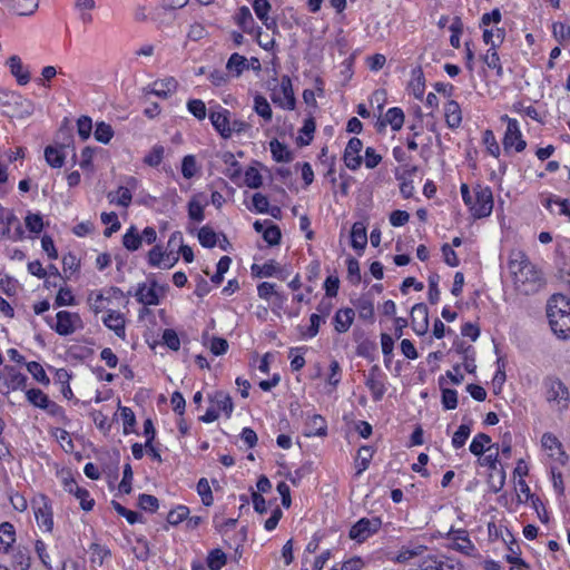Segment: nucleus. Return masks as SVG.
Wrapping results in <instances>:
<instances>
[{
  "mask_svg": "<svg viewBox=\"0 0 570 570\" xmlns=\"http://www.w3.org/2000/svg\"><path fill=\"white\" fill-rule=\"evenodd\" d=\"M509 269L515 289L524 295L535 293L541 286V274L521 250H512Z\"/></svg>",
  "mask_w": 570,
  "mask_h": 570,
  "instance_id": "nucleus-1",
  "label": "nucleus"
},
{
  "mask_svg": "<svg viewBox=\"0 0 570 570\" xmlns=\"http://www.w3.org/2000/svg\"><path fill=\"white\" fill-rule=\"evenodd\" d=\"M547 317L553 333L563 340L570 338V298L554 294L547 304Z\"/></svg>",
  "mask_w": 570,
  "mask_h": 570,
  "instance_id": "nucleus-2",
  "label": "nucleus"
},
{
  "mask_svg": "<svg viewBox=\"0 0 570 570\" xmlns=\"http://www.w3.org/2000/svg\"><path fill=\"white\" fill-rule=\"evenodd\" d=\"M1 107L4 115L17 118L29 117L35 110L33 102L16 91L6 92L1 99Z\"/></svg>",
  "mask_w": 570,
  "mask_h": 570,
  "instance_id": "nucleus-3",
  "label": "nucleus"
},
{
  "mask_svg": "<svg viewBox=\"0 0 570 570\" xmlns=\"http://www.w3.org/2000/svg\"><path fill=\"white\" fill-rule=\"evenodd\" d=\"M209 401L210 405L206 413L200 417L203 422L212 423L216 421L219 417L220 412H223L227 417L232 415L234 405L227 393L217 391L209 397Z\"/></svg>",
  "mask_w": 570,
  "mask_h": 570,
  "instance_id": "nucleus-4",
  "label": "nucleus"
},
{
  "mask_svg": "<svg viewBox=\"0 0 570 570\" xmlns=\"http://www.w3.org/2000/svg\"><path fill=\"white\" fill-rule=\"evenodd\" d=\"M544 396L547 402L559 409L567 407L569 392L566 385L557 377H547L543 382Z\"/></svg>",
  "mask_w": 570,
  "mask_h": 570,
  "instance_id": "nucleus-5",
  "label": "nucleus"
},
{
  "mask_svg": "<svg viewBox=\"0 0 570 570\" xmlns=\"http://www.w3.org/2000/svg\"><path fill=\"white\" fill-rule=\"evenodd\" d=\"M272 101L286 110H293L296 105L292 80L283 76L278 86L272 89Z\"/></svg>",
  "mask_w": 570,
  "mask_h": 570,
  "instance_id": "nucleus-6",
  "label": "nucleus"
},
{
  "mask_svg": "<svg viewBox=\"0 0 570 570\" xmlns=\"http://www.w3.org/2000/svg\"><path fill=\"white\" fill-rule=\"evenodd\" d=\"M501 121L507 122V130L503 137L504 150H509L514 147L515 151L521 153L525 149L527 142L522 138L519 122L514 118H510L508 115L501 116Z\"/></svg>",
  "mask_w": 570,
  "mask_h": 570,
  "instance_id": "nucleus-7",
  "label": "nucleus"
},
{
  "mask_svg": "<svg viewBox=\"0 0 570 570\" xmlns=\"http://www.w3.org/2000/svg\"><path fill=\"white\" fill-rule=\"evenodd\" d=\"M493 209V196L489 187H481L474 191V199L471 204L472 215L476 218L488 217Z\"/></svg>",
  "mask_w": 570,
  "mask_h": 570,
  "instance_id": "nucleus-8",
  "label": "nucleus"
},
{
  "mask_svg": "<svg viewBox=\"0 0 570 570\" xmlns=\"http://www.w3.org/2000/svg\"><path fill=\"white\" fill-rule=\"evenodd\" d=\"M381 520L379 518L358 520L350 530V538L357 542H363L372 534L379 531Z\"/></svg>",
  "mask_w": 570,
  "mask_h": 570,
  "instance_id": "nucleus-9",
  "label": "nucleus"
},
{
  "mask_svg": "<svg viewBox=\"0 0 570 570\" xmlns=\"http://www.w3.org/2000/svg\"><path fill=\"white\" fill-rule=\"evenodd\" d=\"M57 323L55 331L62 336H67L82 327L81 318L77 313L60 311L56 315Z\"/></svg>",
  "mask_w": 570,
  "mask_h": 570,
  "instance_id": "nucleus-10",
  "label": "nucleus"
},
{
  "mask_svg": "<svg viewBox=\"0 0 570 570\" xmlns=\"http://www.w3.org/2000/svg\"><path fill=\"white\" fill-rule=\"evenodd\" d=\"M446 539L451 540V543L449 544L451 549L456 550L463 554L473 556L476 550L475 546L469 539L466 530H454L451 528L446 533Z\"/></svg>",
  "mask_w": 570,
  "mask_h": 570,
  "instance_id": "nucleus-11",
  "label": "nucleus"
},
{
  "mask_svg": "<svg viewBox=\"0 0 570 570\" xmlns=\"http://www.w3.org/2000/svg\"><path fill=\"white\" fill-rule=\"evenodd\" d=\"M234 20L243 32L253 35L258 38L263 35L262 28L259 26H256L253 14L248 7H240L236 14L234 16Z\"/></svg>",
  "mask_w": 570,
  "mask_h": 570,
  "instance_id": "nucleus-12",
  "label": "nucleus"
},
{
  "mask_svg": "<svg viewBox=\"0 0 570 570\" xmlns=\"http://www.w3.org/2000/svg\"><path fill=\"white\" fill-rule=\"evenodd\" d=\"M363 142L358 138H351L344 150V163L351 170H356L362 165L361 151Z\"/></svg>",
  "mask_w": 570,
  "mask_h": 570,
  "instance_id": "nucleus-13",
  "label": "nucleus"
},
{
  "mask_svg": "<svg viewBox=\"0 0 570 570\" xmlns=\"http://www.w3.org/2000/svg\"><path fill=\"white\" fill-rule=\"evenodd\" d=\"M411 325L417 335H424L429 328V311L425 304H415L411 309Z\"/></svg>",
  "mask_w": 570,
  "mask_h": 570,
  "instance_id": "nucleus-14",
  "label": "nucleus"
},
{
  "mask_svg": "<svg viewBox=\"0 0 570 570\" xmlns=\"http://www.w3.org/2000/svg\"><path fill=\"white\" fill-rule=\"evenodd\" d=\"M365 385L371 391L374 401H380L385 393V385L382 381V372L377 365H373L368 371Z\"/></svg>",
  "mask_w": 570,
  "mask_h": 570,
  "instance_id": "nucleus-15",
  "label": "nucleus"
},
{
  "mask_svg": "<svg viewBox=\"0 0 570 570\" xmlns=\"http://www.w3.org/2000/svg\"><path fill=\"white\" fill-rule=\"evenodd\" d=\"M63 488L80 501V505L85 511H90L94 508L95 501L90 498L89 492L80 488L73 479H65Z\"/></svg>",
  "mask_w": 570,
  "mask_h": 570,
  "instance_id": "nucleus-16",
  "label": "nucleus"
},
{
  "mask_svg": "<svg viewBox=\"0 0 570 570\" xmlns=\"http://www.w3.org/2000/svg\"><path fill=\"white\" fill-rule=\"evenodd\" d=\"M230 112L227 109L220 108L217 111H210L209 119L214 128L219 132L223 138L230 137Z\"/></svg>",
  "mask_w": 570,
  "mask_h": 570,
  "instance_id": "nucleus-17",
  "label": "nucleus"
},
{
  "mask_svg": "<svg viewBox=\"0 0 570 570\" xmlns=\"http://www.w3.org/2000/svg\"><path fill=\"white\" fill-rule=\"evenodd\" d=\"M177 261V255L173 252L164 253L159 246H155L148 253V263L155 267L170 268Z\"/></svg>",
  "mask_w": 570,
  "mask_h": 570,
  "instance_id": "nucleus-18",
  "label": "nucleus"
},
{
  "mask_svg": "<svg viewBox=\"0 0 570 570\" xmlns=\"http://www.w3.org/2000/svg\"><path fill=\"white\" fill-rule=\"evenodd\" d=\"M178 88V81L174 77L158 79L151 83L150 92L155 96L166 99Z\"/></svg>",
  "mask_w": 570,
  "mask_h": 570,
  "instance_id": "nucleus-19",
  "label": "nucleus"
},
{
  "mask_svg": "<svg viewBox=\"0 0 570 570\" xmlns=\"http://www.w3.org/2000/svg\"><path fill=\"white\" fill-rule=\"evenodd\" d=\"M3 380L4 385L13 391L23 390L27 383V376L10 365L3 367Z\"/></svg>",
  "mask_w": 570,
  "mask_h": 570,
  "instance_id": "nucleus-20",
  "label": "nucleus"
},
{
  "mask_svg": "<svg viewBox=\"0 0 570 570\" xmlns=\"http://www.w3.org/2000/svg\"><path fill=\"white\" fill-rule=\"evenodd\" d=\"M253 9L257 18L263 22V24L273 32L277 29V22L275 19L268 16L272 6L267 0H254Z\"/></svg>",
  "mask_w": 570,
  "mask_h": 570,
  "instance_id": "nucleus-21",
  "label": "nucleus"
},
{
  "mask_svg": "<svg viewBox=\"0 0 570 570\" xmlns=\"http://www.w3.org/2000/svg\"><path fill=\"white\" fill-rule=\"evenodd\" d=\"M421 570H459V563L449 558L430 556L422 561Z\"/></svg>",
  "mask_w": 570,
  "mask_h": 570,
  "instance_id": "nucleus-22",
  "label": "nucleus"
},
{
  "mask_svg": "<svg viewBox=\"0 0 570 570\" xmlns=\"http://www.w3.org/2000/svg\"><path fill=\"white\" fill-rule=\"evenodd\" d=\"M104 324L111 330L118 337L125 338L126 336V321L124 315L117 311H108L107 315L102 318Z\"/></svg>",
  "mask_w": 570,
  "mask_h": 570,
  "instance_id": "nucleus-23",
  "label": "nucleus"
},
{
  "mask_svg": "<svg viewBox=\"0 0 570 570\" xmlns=\"http://www.w3.org/2000/svg\"><path fill=\"white\" fill-rule=\"evenodd\" d=\"M156 287V282H151L150 285L139 284L135 293L136 299L144 305H158L159 297Z\"/></svg>",
  "mask_w": 570,
  "mask_h": 570,
  "instance_id": "nucleus-24",
  "label": "nucleus"
},
{
  "mask_svg": "<svg viewBox=\"0 0 570 570\" xmlns=\"http://www.w3.org/2000/svg\"><path fill=\"white\" fill-rule=\"evenodd\" d=\"M35 517L39 527L45 528L47 531H51L53 528V519L51 508L46 501V498H41V504L35 510Z\"/></svg>",
  "mask_w": 570,
  "mask_h": 570,
  "instance_id": "nucleus-25",
  "label": "nucleus"
},
{
  "mask_svg": "<svg viewBox=\"0 0 570 570\" xmlns=\"http://www.w3.org/2000/svg\"><path fill=\"white\" fill-rule=\"evenodd\" d=\"M495 445L491 444V438L485 433H478L470 443L469 450L472 454L481 456L491 452Z\"/></svg>",
  "mask_w": 570,
  "mask_h": 570,
  "instance_id": "nucleus-26",
  "label": "nucleus"
},
{
  "mask_svg": "<svg viewBox=\"0 0 570 570\" xmlns=\"http://www.w3.org/2000/svg\"><path fill=\"white\" fill-rule=\"evenodd\" d=\"M444 116L446 125L450 128H459L462 122V112L460 105L455 100H449L444 106Z\"/></svg>",
  "mask_w": 570,
  "mask_h": 570,
  "instance_id": "nucleus-27",
  "label": "nucleus"
},
{
  "mask_svg": "<svg viewBox=\"0 0 570 570\" xmlns=\"http://www.w3.org/2000/svg\"><path fill=\"white\" fill-rule=\"evenodd\" d=\"M355 312L352 308L338 309L334 316L335 330L338 333H345L351 327Z\"/></svg>",
  "mask_w": 570,
  "mask_h": 570,
  "instance_id": "nucleus-28",
  "label": "nucleus"
},
{
  "mask_svg": "<svg viewBox=\"0 0 570 570\" xmlns=\"http://www.w3.org/2000/svg\"><path fill=\"white\" fill-rule=\"evenodd\" d=\"M351 243L353 248L363 250L367 243L366 227L362 222H356L352 226Z\"/></svg>",
  "mask_w": 570,
  "mask_h": 570,
  "instance_id": "nucleus-29",
  "label": "nucleus"
},
{
  "mask_svg": "<svg viewBox=\"0 0 570 570\" xmlns=\"http://www.w3.org/2000/svg\"><path fill=\"white\" fill-rule=\"evenodd\" d=\"M16 541L14 527L9 522L0 524V551L8 552Z\"/></svg>",
  "mask_w": 570,
  "mask_h": 570,
  "instance_id": "nucleus-30",
  "label": "nucleus"
},
{
  "mask_svg": "<svg viewBox=\"0 0 570 570\" xmlns=\"http://www.w3.org/2000/svg\"><path fill=\"white\" fill-rule=\"evenodd\" d=\"M8 66L19 85H27L29 82L30 73L23 70V65L18 56H11L8 59Z\"/></svg>",
  "mask_w": 570,
  "mask_h": 570,
  "instance_id": "nucleus-31",
  "label": "nucleus"
},
{
  "mask_svg": "<svg viewBox=\"0 0 570 570\" xmlns=\"http://www.w3.org/2000/svg\"><path fill=\"white\" fill-rule=\"evenodd\" d=\"M403 122H404L403 110L401 108L393 107L386 111L381 125L385 126L386 124H389L393 130H400L403 126Z\"/></svg>",
  "mask_w": 570,
  "mask_h": 570,
  "instance_id": "nucleus-32",
  "label": "nucleus"
},
{
  "mask_svg": "<svg viewBox=\"0 0 570 570\" xmlns=\"http://www.w3.org/2000/svg\"><path fill=\"white\" fill-rule=\"evenodd\" d=\"M271 153L273 158L277 163H289L293 159L292 153L288 150L287 146L278 141L277 139H273L269 142Z\"/></svg>",
  "mask_w": 570,
  "mask_h": 570,
  "instance_id": "nucleus-33",
  "label": "nucleus"
},
{
  "mask_svg": "<svg viewBox=\"0 0 570 570\" xmlns=\"http://www.w3.org/2000/svg\"><path fill=\"white\" fill-rule=\"evenodd\" d=\"M176 245L179 246V252L185 262L191 263L194 259L193 249L189 246L183 244V234L180 232H175L169 237L168 246L174 247Z\"/></svg>",
  "mask_w": 570,
  "mask_h": 570,
  "instance_id": "nucleus-34",
  "label": "nucleus"
},
{
  "mask_svg": "<svg viewBox=\"0 0 570 570\" xmlns=\"http://www.w3.org/2000/svg\"><path fill=\"white\" fill-rule=\"evenodd\" d=\"M28 401L40 409H49L50 405H56L51 403L48 396L39 389H30L26 392Z\"/></svg>",
  "mask_w": 570,
  "mask_h": 570,
  "instance_id": "nucleus-35",
  "label": "nucleus"
},
{
  "mask_svg": "<svg viewBox=\"0 0 570 570\" xmlns=\"http://www.w3.org/2000/svg\"><path fill=\"white\" fill-rule=\"evenodd\" d=\"M89 550L91 553L90 562L92 568L101 567L105 562V559L110 556L109 549L98 543L90 544Z\"/></svg>",
  "mask_w": 570,
  "mask_h": 570,
  "instance_id": "nucleus-36",
  "label": "nucleus"
},
{
  "mask_svg": "<svg viewBox=\"0 0 570 570\" xmlns=\"http://www.w3.org/2000/svg\"><path fill=\"white\" fill-rule=\"evenodd\" d=\"M226 68L229 72L234 73L235 77H239L247 68V59L235 52L229 57Z\"/></svg>",
  "mask_w": 570,
  "mask_h": 570,
  "instance_id": "nucleus-37",
  "label": "nucleus"
},
{
  "mask_svg": "<svg viewBox=\"0 0 570 570\" xmlns=\"http://www.w3.org/2000/svg\"><path fill=\"white\" fill-rule=\"evenodd\" d=\"M542 446L549 451V455L552 458L560 459L563 455L561 443L552 434H543Z\"/></svg>",
  "mask_w": 570,
  "mask_h": 570,
  "instance_id": "nucleus-38",
  "label": "nucleus"
},
{
  "mask_svg": "<svg viewBox=\"0 0 570 570\" xmlns=\"http://www.w3.org/2000/svg\"><path fill=\"white\" fill-rule=\"evenodd\" d=\"M254 110L261 116L266 122L272 120V108L267 99L261 95H256L254 98Z\"/></svg>",
  "mask_w": 570,
  "mask_h": 570,
  "instance_id": "nucleus-39",
  "label": "nucleus"
},
{
  "mask_svg": "<svg viewBox=\"0 0 570 570\" xmlns=\"http://www.w3.org/2000/svg\"><path fill=\"white\" fill-rule=\"evenodd\" d=\"M94 136L97 141L108 144L114 137V129L109 124L100 121L96 124Z\"/></svg>",
  "mask_w": 570,
  "mask_h": 570,
  "instance_id": "nucleus-40",
  "label": "nucleus"
},
{
  "mask_svg": "<svg viewBox=\"0 0 570 570\" xmlns=\"http://www.w3.org/2000/svg\"><path fill=\"white\" fill-rule=\"evenodd\" d=\"M45 159L49 166L60 168L65 164V155L56 147L48 146L45 149Z\"/></svg>",
  "mask_w": 570,
  "mask_h": 570,
  "instance_id": "nucleus-41",
  "label": "nucleus"
},
{
  "mask_svg": "<svg viewBox=\"0 0 570 570\" xmlns=\"http://www.w3.org/2000/svg\"><path fill=\"white\" fill-rule=\"evenodd\" d=\"M142 243V237L138 234L137 229L131 226L122 237V244L128 250H137Z\"/></svg>",
  "mask_w": 570,
  "mask_h": 570,
  "instance_id": "nucleus-42",
  "label": "nucleus"
},
{
  "mask_svg": "<svg viewBox=\"0 0 570 570\" xmlns=\"http://www.w3.org/2000/svg\"><path fill=\"white\" fill-rule=\"evenodd\" d=\"M110 203H116L119 206L128 207L131 203V191L127 187H119L116 193H109Z\"/></svg>",
  "mask_w": 570,
  "mask_h": 570,
  "instance_id": "nucleus-43",
  "label": "nucleus"
},
{
  "mask_svg": "<svg viewBox=\"0 0 570 570\" xmlns=\"http://www.w3.org/2000/svg\"><path fill=\"white\" fill-rule=\"evenodd\" d=\"M30 552L24 547H18L13 553L12 562L19 567L20 570H28L30 567Z\"/></svg>",
  "mask_w": 570,
  "mask_h": 570,
  "instance_id": "nucleus-44",
  "label": "nucleus"
},
{
  "mask_svg": "<svg viewBox=\"0 0 570 570\" xmlns=\"http://www.w3.org/2000/svg\"><path fill=\"white\" fill-rule=\"evenodd\" d=\"M252 269L259 277H272L277 275L279 266L275 261H268L263 265H253Z\"/></svg>",
  "mask_w": 570,
  "mask_h": 570,
  "instance_id": "nucleus-45",
  "label": "nucleus"
},
{
  "mask_svg": "<svg viewBox=\"0 0 570 570\" xmlns=\"http://www.w3.org/2000/svg\"><path fill=\"white\" fill-rule=\"evenodd\" d=\"M308 432L307 435H325L326 424L321 415H313L307 422Z\"/></svg>",
  "mask_w": 570,
  "mask_h": 570,
  "instance_id": "nucleus-46",
  "label": "nucleus"
},
{
  "mask_svg": "<svg viewBox=\"0 0 570 570\" xmlns=\"http://www.w3.org/2000/svg\"><path fill=\"white\" fill-rule=\"evenodd\" d=\"M226 554L220 549H215L208 554L207 566L210 570H220L226 564Z\"/></svg>",
  "mask_w": 570,
  "mask_h": 570,
  "instance_id": "nucleus-47",
  "label": "nucleus"
},
{
  "mask_svg": "<svg viewBox=\"0 0 570 570\" xmlns=\"http://www.w3.org/2000/svg\"><path fill=\"white\" fill-rule=\"evenodd\" d=\"M483 61L489 68L494 69L499 77L503 75V69L500 62V57L497 52V48H490L484 55Z\"/></svg>",
  "mask_w": 570,
  "mask_h": 570,
  "instance_id": "nucleus-48",
  "label": "nucleus"
},
{
  "mask_svg": "<svg viewBox=\"0 0 570 570\" xmlns=\"http://www.w3.org/2000/svg\"><path fill=\"white\" fill-rule=\"evenodd\" d=\"M471 434V426L469 424H461L452 436V446L454 449L462 448Z\"/></svg>",
  "mask_w": 570,
  "mask_h": 570,
  "instance_id": "nucleus-49",
  "label": "nucleus"
},
{
  "mask_svg": "<svg viewBox=\"0 0 570 570\" xmlns=\"http://www.w3.org/2000/svg\"><path fill=\"white\" fill-rule=\"evenodd\" d=\"M358 316L363 320H371L374 315L373 302L370 298L361 297L355 303Z\"/></svg>",
  "mask_w": 570,
  "mask_h": 570,
  "instance_id": "nucleus-50",
  "label": "nucleus"
},
{
  "mask_svg": "<svg viewBox=\"0 0 570 570\" xmlns=\"http://www.w3.org/2000/svg\"><path fill=\"white\" fill-rule=\"evenodd\" d=\"M504 35L503 29L498 28L495 31L492 29H485L483 32V41L487 45H490V48H498L503 42Z\"/></svg>",
  "mask_w": 570,
  "mask_h": 570,
  "instance_id": "nucleus-51",
  "label": "nucleus"
},
{
  "mask_svg": "<svg viewBox=\"0 0 570 570\" xmlns=\"http://www.w3.org/2000/svg\"><path fill=\"white\" fill-rule=\"evenodd\" d=\"M13 8L19 16H29L37 10L38 0H13Z\"/></svg>",
  "mask_w": 570,
  "mask_h": 570,
  "instance_id": "nucleus-52",
  "label": "nucleus"
},
{
  "mask_svg": "<svg viewBox=\"0 0 570 570\" xmlns=\"http://www.w3.org/2000/svg\"><path fill=\"white\" fill-rule=\"evenodd\" d=\"M373 456V450L371 446H362L357 452L356 468L357 474H361L368 466V463Z\"/></svg>",
  "mask_w": 570,
  "mask_h": 570,
  "instance_id": "nucleus-53",
  "label": "nucleus"
},
{
  "mask_svg": "<svg viewBox=\"0 0 570 570\" xmlns=\"http://www.w3.org/2000/svg\"><path fill=\"white\" fill-rule=\"evenodd\" d=\"M28 372L33 376L36 381L41 384L48 385L50 383L49 377L47 376L42 365L38 362H29L26 364Z\"/></svg>",
  "mask_w": 570,
  "mask_h": 570,
  "instance_id": "nucleus-54",
  "label": "nucleus"
},
{
  "mask_svg": "<svg viewBox=\"0 0 570 570\" xmlns=\"http://www.w3.org/2000/svg\"><path fill=\"white\" fill-rule=\"evenodd\" d=\"M198 239L204 247L213 248L217 243V235L213 228L204 226L198 232Z\"/></svg>",
  "mask_w": 570,
  "mask_h": 570,
  "instance_id": "nucleus-55",
  "label": "nucleus"
},
{
  "mask_svg": "<svg viewBox=\"0 0 570 570\" xmlns=\"http://www.w3.org/2000/svg\"><path fill=\"white\" fill-rule=\"evenodd\" d=\"M188 515L189 509L186 505H178L168 513L167 521L171 525H177L186 520Z\"/></svg>",
  "mask_w": 570,
  "mask_h": 570,
  "instance_id": "nucleus-56",
  "label": "nucleus"
},
{
  "mask_svg": "<svg viewBox=\"0 0 570 570\" xmlns=\"http://www.w3.org/2000/svg\"><path fill=\"white\" fill-rule=\"evenodd\" d=\"M197 492L202 498L203 503L206 507H209L213 504L214 498L212 493L210 485L207 481V479L202 478L197 483Z\"/></svg>",
  "mask_w": 570,
  "mask_h": 570,
  "instance_id": "nucleus-57",
  "label": "nucleus"
},
{
  "mask_svg": "<svg viewBox=\"0 0 570 570\" xmlns=\"http://www.w3.org/2000/svg\"><path fill=\"white\" fill-rule=\"evenodd\" d=\"M483 144L487 147L488 153L493 157H499L500 155V146L495 139V136L492 130L487 129L483 132Z\"/></svg>",
  "mask_w": 570,
  "mask_h": 570,
  "instance_id": "nucleus-58",
  "label": "nucleus"
},
{
  "mask_svg": "<svg viewBox=\"0 0 570 570\" xmlns=\"http://www.w3.org/2000/svg\"><path fill=\"white\" fill-rule=\"evenodd\" d=\"M106 299L107 298L105 297V295L101 292H91L88 295V304L90 306V309L95 314L100 313L101 311L105 309V301Z\"/></svg>",
  "mask_w": 570,
  "mask_h": 570,
  "instance_id": "nucleus-59",
  "label": "nucleus"
},
{
  "mask_svg": "<svg viewBox=\"0 0 570 570\" xmlns=\"http://www.w3.org/2000/svg\"><path fill=\"white\" fill-rule=\"evenodd\" d=\"M245 185L249 188H258L263 184L262 175L255 167H249L245 171Z\"/></svg>",
  "mask_w": 570,
  "mask_h": 570,
  "instance_id": "nucleus-60",
  "label": "nucleus"
},
{
  "mask_svg": "<svg viewBox=\"0 0 570 570\" xmlns=\"http://www.w3.org/2000/svg\"><path fill=\"white\" fill-rule=\"evenodd\" d=\"M164 151L165 150L163 146H154L153 149L148 153V155L145 156L144 163L150 167L158 166L164 158Z\"/></svg>",
  "mask_w": 570,
  "mask_h": 570,
  "instance_id": "nucleus-61",
  "label": "nucleus"
},
{
  "mask_svg": "<svg viewBox=\"0 0 570 570\" xmlns=\"http://www.w3.org/2000/svg\"><path fill=\"white\" fill-rule=\"evenodd\" d=\"M197 171L196 159L193 155H187L183 158L181 174L185 178L189 179L195 176Z\"/></svg>",
  "mask_w": 570,
  "mask_h": 570,
  "instance_id": "nucleus-62",
  "label": "nucleus"
},
{
  "mask_svg": "<svg viewBox=\"0 0 570 570\" xmlns=\"http://www.w3.org/2000/svg\"><path fill=\"white\" fill-rule=\"evenodd\" d=\"M263 238L271 246L277 245L281 240L279 228L274 224H268L264 229Z\"/></svg>",
  "mask_w": 570,
  "mask_h": 570,
  "instance_id": "nucleus-63",
  "label": "nucleus"
},
{
  "mask_svg": "<svg viewBox=\"0 0 570 570\" xmlns=\"http://www.w3.org/2000/svg\"><path fill=\"white\" fill-rule=\"evenodd\" d=\"M187 108L197 119L203 120L206 117V106L200 99H191L187 102Z\"/></svg>",
  "mask_w": 570,
  "mask_h": 570,
  "instance_id": "nucleus-64",
  "label": "nucleus"
}]
</instances>
